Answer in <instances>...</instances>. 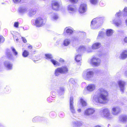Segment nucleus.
I'll list each match as a JSON object with an SVG mask.
<instances>
[{
	"instance_id": "f257e3e1",
	"label": "nucleus",
	"mask_w": 127,
	"mask_h": 127,
	"mask_svg": "<svg viewBox=\"0 0 127 127\" xmlns=\"http://www.w3.org/2000/svg\"><path fill=\"white\" fill-rule=\"evenodd\" d=\"M98 94L94 95L92 101L95 104H104L106 103L108 100L107 92L102 88H99L97 91Z\"/></svg>"
},
{
	"instance_id": "f03ea898",
	"label": "nucleus",
	"mask_w": 127,
	"mask_h": 127,
	"mask_svg": "<svg viewBox=\"0 0 127 127\" xmlns=\"http://www.w3.org/2000/svg\"><path fill=\"white\" fill-rule=\"evenodd\" d=\"M100 113L102 117L108 120L111 119L114 117V115L110 113L109 110L107 108L101 109Z\"/></svg>"
},
{
	"instance_id": "7ed1b4c3",
	"label": "nucleus",
	"mask_w": 127,
	"mask_h": 127,
	"mask_svg": "<svg viewBox=\"0 0 127 127\" xmlns=\"http://www.w3.org/2000/svg\"><path fill=\"white\" fill-rule=\"evenodd\" d=\"M94 75V72L92 69H88L83 71L82 77L83 79L89 80L93 77Z\"/></svg>"
},
{
	"instance_id": "20e7f679",
	"label": "nucleus",
	"mask_w": 127,
	"mask_h": 127,
	"mask_svg": "<svg viewBox=\"0 0 127 127\" xmlns=\"http://www.w3.org/2000/svg\"><path fill=\"white\" fill-rule=\"evenodd\" d=\"M46 20L39 17L36 18L33 22L34 25L37 27H40L43 26L46 22Z\"/></svg>"
},
{
	"instance_id": "39448f33",
	"label": "nucleus",
	"mask_w": 127,
	"mask_h": 127,
	"mask_svg": "<svg viewBox=\"0 0 127 127\" xmlns=\"http://www.w3.org/2000/svg\"><path fill=\"white\" fill-rule=\"evenodd\" d=\"M89 63L95 66H99L101 63L100 59L95 56L93 57L89 61Z\"/></svg>"
},
{
	"instance_id": "423d86ee",
	"label": "nucleus",
	"mask_w": 127,
	"mask_h": 127,
	"mask_svg": "<svg viewBox=\"0 0 127 127\" xmlns=\"http://www.w3.org/2000/svg\"><path fill=\"white\" fill-rule=\"evenodd\" d=\"M96 85L94 84H90L86 87L83 91V93L85 95L88 94L90 92H91L95 90L96 88Z\"/></svg>"
},
{
	"instance_id": "0eeeda50",
	"label": "nucleus",
	"mask_w": 127,
	"mask_h": 127,
	"mask_svg": "<svg viewBox=\"0 0 127 127\" xmlns=\"http://www.w3.org/2000/svg\"><path fill=\"white\" fill-rule=\"evenodd\" d=\"M73 98L72 97H70V99L69 110L73 115L74 117H76V116L75 115L76 111L73 106Z\"/></svg>"
},
{
	"instance_id": "6e6552de",
	"label": "nucleus",
	"mask_w": 127,
	"mask_h": 127,
	"mask_svg": "<svg viewBox=\"0 0 127 127\" xmlns=\"http://www.w3.org/2000/svg\"><path fill=\"white\" fill-rule=\"evenodd\" d=\"M95 111V110L94 108H88L84 110V115L86 116H89L94 114Z\"/></svg>"
},
{
	"instance_id": "1a4fd4ad",
	"label": "nucleus",
	"mask_w": 127,
	"mask_h": 127,
	"mask_svg": "<svg viewBox=\"0 0 127 127\" xmlns=\"http://www.w3.org/2000/svg\"><path fill=\"white\" fill-rule=\"evenodd\" d=\"M45 58L46 59H51V61L54 65L57 66L60 65V64L58 62L54 59H52L53 58V56L51 54H46L45 55Z\"/></svg>"
},
{
	"instance_id": "9d476101",
	"label": "nucleus",
	"mask_w": 127,
	"mask_h": 127,
	"mask_svg": "<svg viewBox=\"0 0 127 127\" xmlns=\"http://www.w3.org/2000/svg\"><path fill=\"white\" fill-rule=\"evenodd\" d=\"M87 10V5L86 3H82L80 4L79 9V11L80 13H85Z\"/></svg>"
},
{
	"instance_id": "9b49d317",
	"label": "nucleus",
	"mask_w": 127,
	"mask_h": 127,
	"mask_svg": "<svg viewBox=\"0 0 127 127\" xmlns=\"http://www.w3.org/2000/svg\"><path fill=\"white\" fill-rule=\"evenodd\" d=\"M102 20V19L101 18H96L93 19L91 22V28L93 29H97V27L96 24L97 22L98 21Z\"/></svg>"
},
{
	"instance_id": "f8f14e48",
	"label": "nucleus",
	"mask_w": 127,
	"mask_h": 127,
	"mask_svg": "<svg viewBox=\"0 0 127 127\" xmlns=\"http://www.w3.org/2000/svg\"><path fill=\"white\" fill-rule=\"evenodd\" d=\"M120 111V109L119 107L117 106L113 107L112 109L111 112L113 115H117Z\"/></svg>"
},
{
	"instance_id": "ddd939ff",
	"label": "nucleus",
	"mask_w": 127,
	"mask_h": 127,
	"mask_svg": "<svg viewBox=\"0 0 127 127\" xmlns=\"http://www.w3.org/2000/svg\"><path fill=\"white\" fill-rule=\"evenodd\" d=\"M118 83L121 91L123 93L124 89V86L126 84V83L123 81L120 80L118 81Z\"/></svg>"
},
{
	"instance_id": "4468645a",
	"label": "nucleus",
	"mask_w": 127,
	"mask_h": 127,
	"mask_svg": "<svg viewBox=\"0 0 127 127\" xmlns=\"http://www.w3.org/2000/svg\"><path fill=\"white\" fill-rule=\"evenodd\" d=\"M111 23L114 24L117 27H119L120 26L122 23L120 19L115 18V19L111 22Z\"/></svg>"
},
{
	"instance_id": "2eb2a0df",
	"label": "nucleus",
	"mask_w": 127,
	"mask_h": 127,
	"mask_svg": "<svg viewBox=\"0 0 127 127\" xmlns=\"http://www.w3.org/2000/svg\"><path fill=\"white\" fill-rule=\"evenodd\" d=\"M120 59L124 60L127 58V50L123 51L119 57Z\"/></svg>"
},
{
	"instance_id": "dca6fc26",
	"label": "nucleus",
	"mask_w": 127,
	"mask_h": 127,
	"mask_svg": "<svg viewBox=\"0 0 127 127\" xmlns=\"http://www.w3.org/2000/svg\"><path fill=\"white\" fill-rule=\"evenodd\" d=\"M68 10L70 13H73L75 12L76 9L72 4L68 5L67 7Z\"/></svg>"
},
{
	"instance_id": "f3484780",
	"label": "nucleus",
	"mask_w": 127,
	"mask_h": 127,
	"mask_svg": "<svg viewBox=\"0 0 127 127\" xmlns=\"http://www.w3.org/2000/svg\"><path fill=\"white\" fill-rule=\"evenodd\" d=\"M119 121L123 123H126L127 122V116L122 115L119 116Z\"/></svg>"
},
{
	"instance_id": "a211bd4d",
	"label": "nucleus",
	"mask_w": 127,
	"mask_h": 127,
	"mask_svg": "<svg viewBox=\"0 0 127 127\" xmlns=\"http://www.w3.org/2000/svg\"><path fill=\"white\" fill-rule=\"evenodd\" d=\"M53 8L56 10H58L59 7L58 3L56 1H53L52 2Z\"/></svg>"
},
{
	"instance_id": "6ab92c4d",
	"label": "nucleus",
	"mask_w": 127,
	"mask_h": 127,
	"mask_svg": "<svg viewBox=\"0 0 127 127\" xmlns=\"http://www.w3.org/2000/svg\"><path fill=\"white\" fill-rule=\"evenodd\" d=\"M5 66L8 69H12V64L8 61L5 62L4 63Z\"/></svg>"
},
{
	"instance_id": "aec40b11",
	"label": "nucleus",
	"mask_w": 127,
	"mask_h": 127,
	"mask_svg": "<svg viewBox=\"0 0 127 127\" xmlns=\"http://www.w3.org/2000/svg\"><path fill=\"white\" fill-rule=\"evenodd\" d=\"M106 31L104 30H102V31H100L99 33L97 38V39H98L102 38L105 34Z\"/></svg>"
},
{
	"instance_id": "412c9836",
	"label": "nucleus",
	"mask_w": 127,
	"mask_h": 127,
	"mask_svg": "<svg viewBox=\"0 0 127 127\" xmlns=\"http://www.w3.org/2000/svg\"><path fill=\"white\" fill-rule=\"evenodd\" d=\"M60 68L62 74L66 73L68 71V68L67 66H64Z\"/></svg>"
},
{
	"instance_id": "4be33fe9",
	"label": "nucleus",
	"mask_w": 127,
	"mask_h": 127,
	"mask_svg": "<svg viewBox=\"0 0 127 127\" xmlns=\"http://www.w3.org/2000/svg\"><path fill=\"white\" fill-rule=\"evenodd\" d=\"M64 31L68 34H72L73 32L72 28L70 27H66L65 28Z\"/></svg>"
},
{
	"instance_id": "5701e85b",
	"label": "nucleus",
	"mask_w": 127,
	"mask_h": 127,
	"mask_svg": "<svg viewBox=\"0 0 127 127\" xmlns=\"http://www.w3.org/2000/svg\"><path fill=\"white\" fill-rule=\"evenodd\" d=\"M71 40L69 39L66 38L64 40L63 42V44L65 46H67L70 44Z\"/></svg>"
},
{
	"instance_id": "b1692460",
	"label": "nucleus",
	"mask_w": 127,
	"mask_h": 127,
	"mask_svg": "<svg viewBox=\"0 0 127 127\" xmlns=\"http://www.w3.org/2000/svg\"><path fill=\"white\" fill-rule=\"evenodd\" d=\"M61 74H62L60 67L56 69L54 71V74L56 76H59Z\"/></svg>"
},
{
	"instance_id": "393cba45",
	"label": "nucleus",
	"mask_w": 127,
	"mask_h": 127,
	"mask_svg": "<svg viewBox=\"0 0 127 127\" xmlns=\"http://www.w3.org/2000/svg\"><path fill=\"white\" fill-rule=\"evenodd\" d=\"M101 44V43L99 42H96L95 43L92 45V49H98L100 47Z\"/></svg>"
},
{
	"instance_id": "a878e982",
	"label": "nucleus",
	"mask_w": 127,
	"mask_h": 127,
	"mask_svg": "<svg viewBox=\"0 0 127 127\" xmlns=\"http://www.w3.org/2000/svg\"><path fill=\"white\" fill-rule=\"evenodd\" d=\"M79 101L83 107L86 106L87 105V103L86 101L84 100L83 97H81L80 98Z\"/></svg>"
},
{
	"instance_id": "bb28decb",
	"label": "nucleus",
	"mask_w": 127,
	"mask_h": 127,
	"mask_svg": "<svg viewBox=\"0 0 127 127\" xmlns=\"http://www.w3.org/2000/svg\"><path fill=\"white\" fill-rule=\"evenodd\" d=\"M85 48L84 46H81L78 49L77 51L78 53H81L85 51Z\"/></svg>"
},
{
	"instance_id": "cd10ccee",
	"label": "nucleus",
	"mask_w": 127,
	"mask_h": 127,
	"mask_svg": "<svg viewBox=\"0 0 127 127\" xmlns=\"http://www.w3.org/2000/svg\"><path fill=\"white\" fill-rule=\"evenodd\" d=\"M72 126L74 127L79 126L82 125V123L80 122L74 121L72 123Z\"/></svg>"
},
{
	"instance_id": "c85d7f7f",
	"label": "nucleus",
	"mask_w": 127,
	"mask_h": 127,
	"mask_svg": "<svg viewBox=\"0 0 127 127\" xmlns=\"http://www.w3.org/2000/svg\"><path fill=\"white\" fill-rule=\"evenodd\" d=\"M114 31L111 29L107 30L106 31V34L107 36H111L114 32Z\"/></svg>"
},
{
	"instance_id": "c756f323",
	"label": "nucleus",
	"mask_w": 127,
	"mask_h": 127,
	"mask_svg": "<svg viewBox=\"0 0 127 127\" xmlns=\"http://www.w3.org/2000/svg\"><path fill=\"white\" fill-rule=\"evenodd\" d=\"M36 11L33 9L29 10L28 13V15L29 16H31L35 14Z\"/></svg>"
},
{
	"instance_id": "7c9ffc66",
	"label": "nucleus",
	"mask_w": 127,
	"mask_h": 127,
	"mask_svg": "<svg viewBox=\"0 0 127 127\" xmlns=\"http://www.w3.org/2000/svg\"><path fill=\"white\" fill-rule=\"evenodd\" d=\"M27 9L26 8H22L19 9V12L22 14H24L28 12Z\"/></svg>"
},
{
	"instance_id": "2f4dec72",
	"label": "nucleus",
	"mask_w": 127,
	"mask_h": 127,
	"mask_svg": "<svg viewBox=\"0 0 127 127\" xmlns=\"http://www.w3.org/2000/svg\"><path fill=\"white\" fill-rule=\"evenodd\" d=\"M75 60L77 62H80L81 60V55L80 54L76 55L75 56Z\"/></svg>"
},
{
	"instance_id": "473e14b6",
	"label": "nucleus",
	"mask_w": 127,
	"mask_h": 127,
	"mask_svg": "<svg viewBox=\"0 0 127 127\" xmlns=\"http://www.w3.org/2000/svg\"><path fill=\"white\" fill-rule=\"evenodd\" d=\"M59 18V17L58 15L56 14H53L51 17V19L52 20H56Z\"/></svg>"
},
{
	"instance_id": "72a5a7b5",
	"label": "nucleus",
	"mask_w": 127,
	"mask_h": 127,
	"mask_svg": "<svg viewBox=\"0 0 127 127\" xmlns=\"http://www.w3.org/2000/svg\"><path fill=\"white\" fill-rule=\"evenodd\" d=\"M90 3L93 5H96L99 3V0H90Z\"/></svg>"
},
{
	"instance_id": "f704fd0d",
	"label": "nucleus",
	"mask_w": 127,
	"mask_h": 127,
	"mask_svg": "<svg viewBox=\"0 0 127 127\" xmlns=\"http://www.w3.org/2000/svg\"><path fill=\"white\" fill-rule=\"evenodd\" d=\"M122 14V12L120 10H119L118 12L116 13L115 15V16L116 18H117L118 17L119 18L121 16Z\"/></svg>"
},
{
	"instance_id": "c9c22d12",
	"label": "nucleus",
	"mask_w": 127,
	"mask_h": 127,
	"mask_svg": "<svg viewBox=\"0 0 127 127\" xmlns=\"http://www.w3.org/2000/svg\"><path fill=\"white\" fill-rule=\"evenodd\" d=\"M29 54V53L26 50H25L22 54L23 56L26 57L28 56Z\"/></svg>"
},
{
	"instance_id": "e433bc0d",
	"label": "nucleus",
	"mask_w": 127,
	"mask_h": 127,
	"mask_svg": "<svg viewBox=\"0 0 127 127\" xmlns=\"http://www.w3.org/2000/svg\"><path fill=\"white\" fill-rule=\"evenodd\" d=\"M69 84H72L74 85L75 83V81L74 79L73 78H71L69 80Z\"/></svg>"
},
{
	"instance_id": "4c0bfd02",
	"label": "nucleus",
	"mask_w": 127,
	"mask_h": 127,
	"mask_svg": "<svg viewBox=\"0 0 127 127\" xmlns=\"http://www.w3.org/2000/svg\"><path fill=\"white\" fill-rule=\"evenodd\" d=\"M64 91V89L63 87H61L60 88L59 94L60 95L63 94Z\"/></svg>"
},
{
	"instance_id": "58836bf2",
	"label": "nucleus",
	"mask_w": 127,
	"mask_h": 127,
	"mask_svg": "<svg viewBox=\"0 0 127 127\" xmlns=\"http://www.w3.org/2000/svg\"><path fill=\"white\" fill-rule=\"evenodd\" d=\"M12 51L14 55L16 56L18 54V52H17L15 49L13 47L11 48Z\"/></svg>"
},
{
	"instance_id": "ea45409f",
	"label": "nucleus",
	"mask_w": 127,
	"mask_h": 127,
	"mask_svg": "<svg viewBox=\"0 0 127 127\" xmlns=\"http://www.w3.org/2000/svg\"><path fill=\"white\" fill-rule=\"evenodd\" d=\"M123 10V12L124 13L123 14L124 16H127V7H125Z\"/></svg>"
},
{
	"instance_id": "a19ab883",
	"label": "nucleus",
	"mask_w": 127,
	"mask_h": 127,
	"mask_svg": "<svg viewBox=\"0 0 127 127\" xmlns=\"http://www.w3.org/2000/svg\"><path fill=\"white\" fill-rule=\"evenodd\" d=\"M14 26L16 28H18L19 23L18 22H15L14 25Z\"/></svg>"
},
{
	"instance_id": "79ce46f5",
	"label": "nucleus",
	"mask_w": 127,
	"mask_h": 127,
	"mask_svg": "<svg viewBox=\"0 0 127 127\" xmlns=\"http://www.w3.org/2000/svg\"><path fill=\"white\" fill-rule=\"evenodd\" d=\"M100 4L102 6L104 5L105 4V2L103 1H101L100 2Z\"/></svg>"
},
{
	"instance_id": "37998d69",
	"label": "nucleus",
	"mask_w": 127,
	"mask_h": 127,
	"mask_svg": "<svg viewBox=\"0 0 127 127\" xmlns=\"http://www.w3.org/2000/svg\"><path fill=\"white\" fill-rule=\"evenodd\" d=\"M21 38L22 39L24 43H26L27 42V41L25 37H22Z\"/></svg>"
},
{
	"instance_id": "c03bdc74",
	"label": "nucleus",
	"mask_w": 127,
	"mask_h": 127,
	"mask_svg": "<svg viewBox=\"0 0 127 127\" xmlns=\"http://www.w3.org/2000/svg\"><path fill=\"white\" fill-rule=\"evenodd\" d=\"M14 2L15 3H18L20 2L21 0H13Z\"/></svg>"
},
{
	"instance_id": "a18cd8bd",
	"label": "nucleus",
	"mask_w": 127,
	"mask_h": 127,
	"mask_svg": "<svg viewBox=\"0 0 127 127\" xmlns=\"http://www.w3.org/2000/svg\"><path fill=\"white\" fill-rule=\"evenodd\" d=\"M37 117H35V118H34L32 119V121L33 122H36L37 120Z\"/></svg>"
},
{
	"instance_id": "49530a36",
	"label": "nucleus",
	"mask_w": 127,
	"mask_h": 127,
	"mask_svg": "<svg viewBox=\"0 0 127 127\" xmlns=\"http://www.w3.org/2000/svg\"><path fill=\"white\" fill-rule=\"evenodd\" d=\"M13 37L14 39L15 40H16L17 41H18L19 39L17 38L16 37V36L13 35Z\"/></svg>"
},
{
	"instance_id": "de8ad7c7",
	"label": "nucleus",
	"mask_w": 127,
	"mask_h": 127,
	"mask_svg": "<svg viewBox=\"0 0 127 127\" xmlns=\"http://www.w3.org/2000/svg\"><path fill=\"white\" fill-rule=\"evenodd\" d=\"M70 1L73 3H76V2L78 0H69Z\"/></svg>"
},
{
	"instance_id": "09e8293b",
	"label": "nucleus",
	"mask_w": 127,
	"mask_h": 127,
	"mask_svg": "<svg viewBox=\"0 0 127 127\" xmlns=\"http://www.w3.org/2000/svg\"><path fill=\"white\" fill-rule=\"evenodd\" d=\"M124 41L125 42L127 43V37H125L124 38Z\"/></svg>"
},
{
	"instance_id": "8fccbe9b",
	"label": "nucleus",
	"mask_w": 127,
	"mask_h": 127,
	"mask_svg": "<svg viewBox=\"0 0 127 127\" xmlns=\"http://www.w3.org/2000/svg\"><path fill=\"white\" fill-rule=\"evenodd\" d=\"M60 62L62 63L64 62V60L62 58H60L59 60Z\"/></svg>"
},
{
	"instance_id": "3c124183",
	"label": "nucleus",
	"mask_w": 127,
	"mask_h": 127,
	"mask_svg": "<svg viewBox=\"0 0 127 127\" xmlns=\"http://www.w3.org/2000/svg\"><path fill=\"white\" fill-rule=\"evenodd\" d=\"M28 47L29 49H31L32 48V46L31 45H29L28 46Z\"/></svg>"
},
{
	"instance_id": "603ef678",
	"label": "nucleus",
	"mask_w": 127,
	"mask_h": 127,
	"mask_svg": "<svg viewBox=\"0 0 127 127\" xmlns=\"http://www.w3.org/2000/svg\"><path fill=\"white\" fill-rule=\"evenodd\" d=\"M87 52H90L92 51V50L91 49L90 50H89L87 49Z\"/></svg>"
},
{
	"instance_id": "864d4df0",
	"label": "nucleus",
	"mask_w": 127,
	"mask_h": 127,
	"mask_svg": "<svg viewBox=\"0 0 127 127\" xmlns=\"http://www.w3.org/2000/svg\"><path fill=\"white\" fill-rule=\"evenodd\" d=\"M77 111L78 112H80L81 111V109H78L77 110Z\"/></svg>"
},
{
	"instance_id": "5fc2aeb1",
	"label": "nucleus",
	"mask_w": 127,
	"mask_h": 127,
	"mask_svg": "<svg viewBox=\"0 0 127 127\" xmlns=\"http://www.w3.org/2000/svg\"><path fill=\"white\" fill-rule=\"evenodd\" d=\"M125 76L127 77V70L125 71Z\"/></svg>"
},
{
	"instance_id": "6e6d98bb",
	"label": "nucleus",
	"mask_w": 127,
	"mask_h": 127,
	"mask_svg": "<svg viewBox=\"0 0 127 127\" xmlns=\"http://www.w3.org/2000/svg\"><path fill=\"white\" fill-rule=\"evenodd\" d=\"M52 95H55V93L54 92V91H52Z\"/></svg>"
},
{
	"instance_id": "4d7b16f0",
	"label": "nucleus",
	"mask_w": 127,
	"mask_h": 127,
	"mask_svg": "<svg viewBox=\"0 0 127 127\" xmlns=\"http://www.w3.org/2000/svg\"><path fill=\"white\" fill-rule=\"evenodd\" d=\"M14 32H13V31H11V34H12L14 35Z\"/></svg>"
},
{
	"instance_id": "13d9d810",
	"label": "nucleus",
	"mask_w": 127,
	"mask_h": 127,
	"mask_svg": "<svg viewBox=\"0 0 127 127\" xmlns=\"http://www.w3.org/2000/svg\"><path fill=\"white\" fill-rule=\"evenodd\" d=\"M95 127H100L99 126L97 125L95 126Z\"/></svg>"
},
{
	"instance_id": "bf43d9fd",
	"label": "nucleus",
	"mask_w": 127,
	"mask_h": 127,
	"mask_svg": "<svg viewBox=\"0 0 127 127\" xmlns=\"http://www.w3.org/2000/svg\"><path fill=\"white\" fill-rule=\"evenodd\" d=\"M125 1H127V0H124Z\"/></svg>"
},
{
	"instance_id": "052dcab7",
	"label": "nucleus",
	"mask_w": 127,
	"mask_h": 127,
	"mask_svg": "<svg viewBox=\"0 0 127 127\" xmlns=\"http://www.w3.org/2000/svg\"><path fill=\"white\" fill-rule=\"evenodd\" d=\"M110 125L109 124H108V127H109V126Z\"/></svg>"
},
{
	"instance_id": "680f3d73",
	"label": "nucleus",
	"mask_w": 127,
	"mask_h": 127,
	"mask_svg": "<svg viewBox=\"0 0 127 127\" xmlns=\"http://www.w3.org/2000/svg\"><path fill=\"white\" fill-rule=\"evenodd\" d=\"M116 56L117 57V56H116Z\"/></svg>"
}]
</instances>
